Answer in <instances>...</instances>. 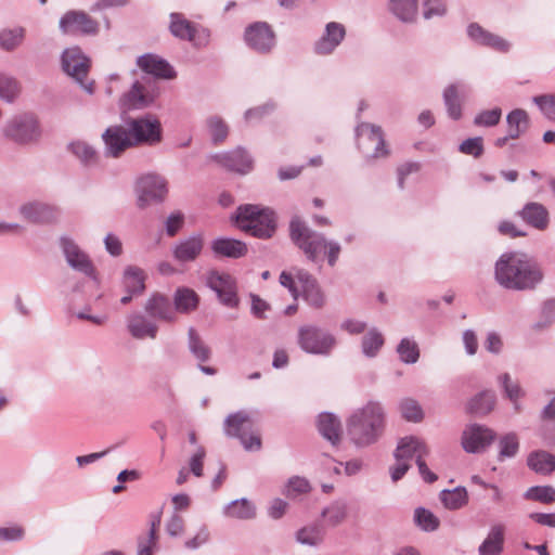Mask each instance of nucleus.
Segmentation results:
<instances>
[{"instance_id":"f257e3e1","label":"nucleus","mask_w":555,"mask_h":555,"mask_svg":"<svg viewBox=\"0 0 555 555\" xmlns=\"http://www.w3.org/2000/svg\"><path fill=\"white\" fill-rule=\"evenodd\" d=\"M495 281L512 291L533 289L543 279L540 267L525 254L505 253L494 268Z\"/></svg>"},{"instance_id":"f03ea898","label":"nucleus","mask_w":555,"mask_h":555,"mask_svg":"<svg viewBox=\"0 0 555 555\" xmlns=\"http://www.w3.org/2000/svg\"><path fill=\"white\" fill-rule=\"evenodd\" d=\"M385 424L384 406L377 401H370L348 417L347 435L356 447L365 448L382 437Z\"/></svg>"},{"instance_id":"7ed1b4c3","label":"nucleus","mask_w":555,"mask_h":555,"mask_svg":"<svg viewBox=\"0 0 555 555\" xmlns=\"http://www.w3.org/2000/svg\"><path fill=\"white\" fill-rule=\"evenodd\" d=\"M289 235L308 260L318 261L320 253L323 250L330 267L337 263L341 251L340 244L337 241L326 240L322 233L309 228L298 217L293 218L289 223Z\"/></svg>"},{"instance_id":"20e7f679","label":"nucleus","mask_w":555,"mask_h":555,"mask_svg":"<svg viewBox=\"0 0 555 555\" xmlns=\"http://www.w3.org/2000/svg\"><path fill=\"white\" fill-rule=\"evenodd\" d=\"M235 221L242 231L262 240L272 237L276 229L273 210L258 205H241L236 209Z\"/></svg>"},{"instance_id":"39448f33","label":"nucleus","mask_w":555,"mask_h":555,"mask_svg":"<svg viewBox=\"0 0 555 555\" xmlns=\"http://www.w3.org/2000/svg\"><path fill=\"white\" fill-rule=\"evenodd\" d=\"M297 343L302 351L324 357L330 356L337 345L331 332L311 324L298 328Z\"/></svg>"},{"instance_id":"423d86ee","label":"nucleus","mask_w":555,"mask_h":555,"mask_svg":"<svg viewBox=\"0 0 555 555\" xmlns=\"http://www.w3.org/2000/svg\"><path fill=\"white\" fill-rule=\"evenodd\" d=\"M2 133L18 145H31L39 141L41 129L33 115L23 114L8 120L3 126Z\"/></svg>"},{"instance_id":"0eeeda50","label":"nucleus","mask_w":555,"mask_h":555,"mask_svg":"<svg viewBox=\"0 0 555 555\" xmlns=\"http://www.w3.org/2000/svg\"><path fill=\"white\" fill-rule=\"evenodd\" d=\"M137 205L144 209L163 203L168 194L167 180L158 173H145L135 182Z\"/></svg>"},{"instance_id":"6e6552de","label":"nucleus","mask_w":555,"mask_h":555,"mask_svg":"<svg viewBox=\"0 0 555 555\" xmlns=\"http://www.w3.org/2000/svg\"><path fill=\"white\" fill-rule=\"evenodd\" d=\"M253 421L245 411H238L230 414L224 421V431L229 437L238 438L244 449L247 451L259 450L261 439L258 435L251 433Z\"/></svg>"},{"instance_id":"1a4fd4ad","label":"nucleus","mask_w":555,"mask_h":555,"mask_svg":"<svg viewBox=\"0 0 555 555\" xmlns=\"http://www.w3.org/2000/svg\"><path fill=\"white\" fill-rule=\"evenodd\" d=\"M127 128L133 146L158 144L163 138V130L159 120L152 116L132 118L128 121Z\"/></svg>"},{"instance_id":"9d476101","label":"nucleus","mask_w":555,"mask_h":555,"mask_svg":"<svg viewBox=\"0 0 555 555\" xmlns=\"http://www.w3.org/2000/svg\"><path fill=\"white\" fill-rule=\"evenodd\" d=\"M356 134L358 147L366 157L379 158L389 154L379 126L361 122L356 129Z\"/></svg>"},{"instance_id":"9b49d317","label":"nucleus","mask_w":555,"mask_h":555,"mask_svg":"<svg viewBox=\"0 0 555 555\" xmlns=\"http://www.w3.org/2000/svg\"><path fill=\"white\" fill-rule=\"evenodd\" d=\"M63 70L74 78L80 87L89 94L94 92V82L85 81L90 68V60L82 53L80 48L66 49L62 54Z\"/></svg>"},{"instance_id":"f8f14e48","label":"nucleus","mask_w":555,"mask_h":555,"mask_svg":"<svg viewBox=\"0 0 555 555\" xmlns=\"http://www.w3.org/2000/svg\"><path fill=\"white\" fill-rule=\"evenodd\" d=\"M169 29L172 36L189 41L196 48H204L209 43L210 31L190 22L181 13L170 14Z\"/></svg>"},{"instance_id":"ddd939ff","label":"nucleus","mask_w":555,"mask_h":555,"mask_svg":"<svg viewBox=\"0 0 555 555\" xmlns=\"http://www.w3.org/2000/svg\"><path fill=\"white\" fill-rule=\"evenodd\" d=\"M246 44L259 54L270 53L275 44V34L272 27L266 22H255L244 33Z\"/></svg>"},{"instance_id":"4468645a","label":"nucleus","mask_w":555,"mask_h":555,"mask_svg":"<svg viewBox=\"0 0 555 555\" xmlns=\"http://www.w3.org/2000/svg\"><path fill=\"white\" fill-rule=\"evenodd\" d=\"M156 95L150 79L143 78L133 82L131 89L120 98L119 105L122 109H142L150 106Z\"/></svg>"},{"instance_id":"2eb2a0df","label":"nucleus","mask_w":555,"mask_h":555,"mask_svg":"<svg viewBox=\"0 0 555 555\" xmlns=\"http://www.w3.org/2000/svg\"><path fill=\"white\" fill-rule=\"evenodd\" d=\"M60 245L67 264L73 270L90 278L95 276V269L89 255L74 240L66 236L61 237Z\"/></svg>"},{"instance_id":"dca6fc26","label":"nucleus","mask_w":555,"mask_h":555,"mask_svg":"<svg viewBox=\"0 0 555 555\" xmlns=\"http://www.w3.org/2000/svg\"><path fill=\"white\" fill-rule=\"evenodd\" d=\"M495 433L483 425L469 424L462 434L461 443L467 453H479L495 439Z\"/></svg>"},{"instance_id":"f3484780","label":"nucleus","mask_w":555,"mask_h":555,"mask_svg":"<svg viewBox=\"0 0 555 555\" xmlns=\"http://www.w3.org/2000/svg\"><path fill=\"white\" fill-rule=\"evenodd\" d=\"M60 29L63 34L94 35L99 24L83 11H68L60 20Z\"/></svg>"},{"instance_id":"a211bd4d","label":"nucleus","mask_w":555,"mask_h":555,"mask_svg":"<svg viewBox=\"0 0 555 555\" xmlns=\"http://www.w3.org/2000/svg\"><path fill=\"white\" fill-rule=\"evenodd\" d=\"M102 140L104 142V153L108 157L117 158L127 149L133 147L128 128L121 125L108 127L102 133Z\"/></svg>"},{"instance_id":"6ab92c4d","label":"nucleus","mask_w":555,"mask_h":555,"mask_svg":"<svg viewBox=\"0 0 555 555\" xmlns=\"http://www.w3.org/2000/svg\"><path fill=\"white\" fill-rule=\"evenodd\" d=\"M346 37V28L338 22H330L325 25L322 36L313 43V52L317 55H331L339 47Z\"/></svg>"},{"instance_id":"aec40b11","label":"nucleus","mask_w":555,"mask_h":555,"mask_svg":"<svg viewBox=\"0 0 555 555\" xmlns=\"http://www.w3.org/2000/svg\"><path fill=\"white\" fill-rule=\"evenodd\" d=\"M467 36L475 44L495 50L501 53H507L511 50V42L495 35L478 23H470L466 29Z\"/></svg>"},{"instance_id":"412c9836","label":"nucleus","mask_w":555,"mask_h":555,"mask_svg":"<svg viewBox=\"0 0 555 555\" xmlns=\"http://www.w3.org/2000/svg\"><path fill=\"white\" fill-rule=\"evenodd\" d=\"M207 285L216 292L218 298L223 305L228 307L236 306V287L231 275L211 272L207 278Z\"/></svg>"},{"instance_id":"4be33fe9","label":"nucleus","mask_w":555,"mask_h":555,"mask_svg":"<svg viewBox=\"0 0 555 555\" xmlns=\"http://www.w3.org/2000/svg\"><path fill=\"white\" fill-rule=\"evenodd\" d=\"M548 401L539 414V436L547 443L555 446V390H547Z\"/></svg>"},{"instance_id":"5701e85b","label":"nucleus","mask_w":555,"mask_h":555,"mask_svg":"<svg viewBox=\"0 0 555 555\" xmlns=\"http://www.w3.org/2000/svg\"><path fill=\"white\" fill-rule=\"evenodd\" d=\"M137 65L146 74L156 78L172 79L176 77L173 67L163 57L147 53L137 60Z\"/></svg>"},{"instance_id":"b1692460","label":"nucleus","mask_w":555,"mask_h":555,"mask_svg":"<svg viewBox=\"0 0 555 555\" xmlns=\"http://www.w3.org/2000/svg\"><path fill=\"white\" fill-rule=\"evenodd\" d=\"M144 310L150 317L159 321L175 322L177 320V313L170 299L159 293L151 295L145 302Z\"/></svg>"},{"instance_id":"393cba45","label":"nucleus","mask_w":555,"mask_h":555,"mask_svg":"<svg viewBox=\"0 0 555 555\" xmlns=\"http://www.w3.org/2000/svg\"><path fill=\"white\" fill-rule=\"evenodd\" d=\"M21 215L34 223H50L59 217V209L52 205L31 202L20 207Z\"/></svg>"},{"instance_id":"a878e982","label":"nucleus","mask_w":555,"mask_h":555,"mask_svg":"<svg viewBox=\"0 0 555 555\" xmlns=\"http://www.w3.org/2000/svg\"><path fill=\"white\" fill-rule=\"evenodd\" d=\"M214 159L227 169L240 173H247L253 167V159L242 147L216 154Z\"/></svg>"},{"instance_id":"bb28decb","label":"nucleus","mask_w":555,"mask_h":555,"mask_svg":"<svg viewBox=\"0 0 555 555\" xmlns=\"http://www.w3.org/2000/svg\"><path fill=\"white\" fill-rule=\"evenodd\" d=\"M204 238L202 234H194L179 241L172 249L173 258L181 263L194 261L202 253Z\"/></svg>"},{"instance_id":"cd10ccee","label":"nucleus","mask_w":555,"mask_h":555,"mask_svg":"<svg viewBox=\"0 0 555 555\" xmlns=\"http://www.w3.org/2000/svg\"><path fill=\"white\" fill-rule=\"evenodd\" d=\"M429 454V448L426 443L413 436L402 438L397 449L395 450L393 456L396 461L408 462L412 459L426 457Z\"/></svg>"},{"instance_id":"c85d7f7f","label":"nucleus","mask_w":555,"mask_h":555,"mask_svg":"<svg viewBox=\"0 0 555 555\" xmlns=\"http://www.w3.org/2000/svg\"><path fill=\"white\" fill-rule=\"evenodd\" d=\"M505 525L493 524L478 547V555H500L504 550Z\"/></svg>"},{"instance_id":"c756f323","label":"nucleus","mask_w":555,"mask_h":555,"mask_svg":"<svg viewBox=\"0 0 555 555\" xmlns=\"http://www.w3.org/2000/svg\"><path fill=\"white\" fill-rule=\"evenodd\" d=\"M466 86L462 82H455L447 86L442 98L447 108L448 116L453 120L462 117V102Z\"/></svg>"},{"instance_id":"7c9ffc66","label":"nucleus","mask_w":555,"mask_h":555,"mask_svg":"<svg viewBox=\"0 0 555 555\" xmlns=\"http://www.w3.org/2000/svg\"><path fill=\"white\" fill-rule=\"evenodd\" d=\"M127 328L135 339L156 338L158 326L142 313H132L127 318Z\"/></svg>"},{"instance_id":"2f4dec72","label":"nucleus","mask_w":555,"mask_h":555,"mask_svg":"<svg viewBox=\"0 0 555 555\" xmlns=\"http://www.w3.org/2000/svg\"><path fill=\"white\" fill-rule=\"evenodd\" d=\"M518 215L527 224L534 229L545 230L548 225V211L540 203H527Z\"/></svg>"},{"instance_id":"473e14b6","label":"nucleus","mask_w":555,"mask_h":555,"mask_svg":"<svg viewBox=\"0 0 555 555\" xmlns=\"http://www.w3.org/2000/svg\"><path fill=\"white\" fill-rule=\"evenodd\" d=\"M387 9L400 22L413 24L418 15V0H388Z\"/></svg>"},{"instance_id":"72a5a7b5","label":"nucleus","mask_w":555,"mask_h":555,"mask_svg":"<svg viewBox=\"0 0 555 555\" xmlns=\"http://www.w3.org/2000/svg\"><path fill=\"white\" fill-rule=\"evenodd\" d=\"M211 250L216 256L241 258L246 255L247 246L235 238L218 237L211 242Z\"/></svg>"},{"instance_id":"f704fd0d","label":"nucleus","mask_w":555,"mask_h":555,"mask_svg":"<svg viewBox=\"0 0 555 555\" xmlns=\"http://www.w3.org/2000/svg\"><path fill=\"white\" fill-rule=\"evenodd\" d=\"M222 513L229 518L248 520L256 517V506L251 501L242 498L228 503Z\"/></svg>"},{"instance_id":"c9c22d12","label":"nucleus","mask_w":555,"mask_h":555,"mask_svg":"<svg viewBox=\"0 0 555 555\" xmlns=\"http://www.w3.org/2000/svg\"><path fill=\"white\" fill-rule=\"evenodd\" d=\"M199 304V297L189 287H178L173 294V307L176 313H191L196 310Z\"/></svg>"},{"instance_id":"e433bc0d","label":"nucleus","mask_w":555,"mask_h":555,"mask_svg":"<svg viewBox=\"0 0 555 555\" xmlns=\"http://www.w3.org/2000/svg\"><path fill=\"white\" fill-rule=\"evenodd\" d=\"M318 429L333 446L340 441V422L334 414L321 413L318 417Z\"/></svg>"},{"instance_id":"4c0bfd02","label":"nucleus","mask_w":555,"mask_h":555,"mask_svg":"<svg viewBox=\"0 0 555 555\" xmlns=\"http://www.w3.org/2000/svg\"><path fill=\"white\" fill-rule=\"evenodd\" d=\"M495 402V393L492 390H483L468 401L466 410L470 414L487 415L493 410Z\"/></svg>"},{"instance_id":"58836bf2","label":"nucleus","mask_w":555,"mask_h":555,"mask_svg":"<svg viewBox=\"0 0 555 555\" xmlns=\"http://www.w3.org/2000/svg\"><path fill=\"white\" fill-rule=\"evenodd\" d=\"M145 273L135 266H128L124 270L122 286L127 293L142 294L145 289Z\"/></svg>"},{"instance_id":"ea45409f","label":"nucleus","mask_w":555,"mask_h":555,"mask_svg":"<svg viewBox=\"0 0 555 555\" xmlns=\"http://www.w3.org/2000/svg\"><path fill=\"white\" fill-rule=\"evenodd\" d=\"M506 122L508 137L515 140L528 129L529 116L526 111L516 108L507 115Z\"/></svg>"},{"instance_id":"a19ab883","label":"nucleus","mask_w":555,"mask_h":555,"mask_svg":"<svg viewBox=\"0 0 555 555\" xmlns=\"http://www.w3.org/2000/svg\"><path fill=\"white\" fill-rule=\"evenodd\" d=\"M528 466L535 473L547 475L555 470V455L546 451L532 452L527 460Z\"/></svg>"},{"instance_id":"79ce46f5","label":"nucleus","mask_w":555,"mask_h":555,"mask_svg":"<svg viewBox=\"0 0 555 555\" xmlns=\"http://www.w3.org/2000/svg\"><path fill=\"white\" fill-rule=\"evenodd\" d=\"M26 29L22 26L0 30V48L12 52L21 47L25 40Z\"/></svg>"},{"instance_id":"37998d69","label":"nucleus","mask_w":555,"mask_h":555,"mask_svg":"<svg viewBox=\"0 0 555 555\" xmlns=\"http://www.w3.org/2000/svg\"><path fill=\"white\" fill-rule=\"evenodd\" d=\"M498 383L503 388L506 398L513 403L514 409L519 412L521 410L519 400L525 396L519 383L513 382L508 373L500 375Z\"/></svg>"},{"instance_id":"c03bdc74","label":"nucleus","mask_w":555,"mask_h":555,"mask_svg":"<svg viewBox=\"0 0 555 555\" xmlns=\"http://www.w3.org/2000/svg\"><path fill=\"white\" fill-rule=\"evenodd\" d=\"M72 153L83 166L91 167L99 163V154L95 149L87 142L76 141L69 144Z\"/></svg>"},{"instance_id":"a18cd8bd","label":"nucleus","mask_w":555,"mask_h":555,"mask_svg":"<svg viewBox=\"0 0 555 555\" xmlns=\"http://www.w3.org/2000/svg\"><path fill=\"white\" fill-rule=\"evenodd\" d=\"M188 347L197 361L207 362L210 359V348L204 343L193 327H190L188 332Z\"/></svg>"},{"instance_id":"49530a36","label":"nucleus","mask_w":555,"mask_h":555,"mask_svg":"<svg viewBox=\"0 0 555 555\" xmlns=\"http://www.w3.org/2000/svg\"><path fill=\"white\" fill-rule=\"evenodd\" d=\"M440 500L448 509H459L467 504L468 494L464 487H456L441 491Z\"/></svg>"},{"instance_id":"de8ad7c7","label":"nucleus","mask_w":555,"mask_h":555,"mask_svg":"<svg viewBox=\"0 0 555 555\" xmlns=\"http://www.w3.org/2000/svg\"><path fill=\"white\" fill-rule=\"evenodd\" d=\"M396 351L398 353L400 361H402L405 364H414L420 359L418 345L414 339L410 337L402 338L399 341Z\"/></svg>"},{"instance_id":"09e8293b","label":"nucleus","mask_w":555,"mask_h":555,"mask_svg":"<svg viewBox=\"0 0 555 555\" xmlns=\"http://www.w3.org/2000/svg\"><path fill=\"white\" fill-rule=\"evenodd\" d=\"M498 460L500 462L514 457L519 450V440L515 433L502 436L498 442Z\"/></svg>"},{"instance_id":"8fccbe9b","label":"nucleus","mask_w":555,"mask_h":555,"mask_svg":"<svg viewBox=\"0 0 555 555\" xmlns=\"http://www.w3.org/2000/svg\"><path fill=\"white\" fill-rule=\"evenodd\" d=\"M383 345L384 337L382 333L377 328L373 327L364 335L362 339V352L366 357L373 358L378 353Z\"/></svg>"},{"instance_id":"3c124183","label":"nucleus","mask_w":555,"mask_h":555,"mask_svg":"<svg viewBox=\"0 0 555 555\" xmlns=\"http://www.w3.org/2000/svg\"><path fill=\"white\" fill-rule=\"evenodd\" d=\"M524 498L530 501H537L550 504L555 501V489L552 486H533L527 489Z\"/></svg>"},{"instance_id":"603ef678","label":"nucleus","mask_w":555,"mask_h":555,"mask_svg":"<svg viewBox=\"0 0 555 555\" xmlns=\"http://www.w3.org/2000/svg\"><path fill=\"white\" fill-rule=\"evenodd\" d=\"M399 409L404 420L409 422H421L423 420V410L417 401L411 398H405L400 401Z\"/></svg>"},{"instance_id":"864d4df0","label":"nucleus","mask_w":555,"mask_h":555,"mask_svg":"<svg viewBox=\"0 0 555 555\" xmlns=\"http://www.w3.org/2000/svg\"><path fill=\"white\" fill-rule=\"evenodd\" d=\"M414 521L424 531H435L439 527V519L428 509L417 507L414 512Z\"/></svg>"},{"instance_id":"5fc2aeb1","label":"nucleus","mask_w":555,"mask_h":555,"mask_svg":"<svg viewBox=\"0 0 555 555\" xmlns=\"http://www.w3.org/2000/svg\"><path fill=\"white\" fill-rule=\"evenodd\" d=\"M296 540L300 544L317 546L323 540L322 530L318 526L304 527L297 531Z\"/></svg>"},{"instance_id":"6e6d98bb","label":"nucleus","mask_w":555,"mask_h":555,"mask_svg":"<svg viewBox=\"0 0 555 555\" xmlns=\"http://www.w3.org/2000/svg\"><path fill=\"white\" fill-rule=\"evenodd\" d=\"M207 127L215 144L223 142L229 133V128L223 119L218 116H211L207 119Z\"/></svg>"},{"instance_id":"4d7b16f0","label":"nucleus","mask_w":555,"mask_h":555,"mask_svg":"<svg viewBox=\"0 0 555 555\" xmlns=\"http://www.w3.org/2000/svg\"><path fill=\"white\" fill-rule=\"evenodd\" d=\"M18 83L11 76L0 73V99L11 103L18 94Z\"/></svg>"},{"instance_id":"13d9d810","label":"nucleus","mask_w":555,"mask_h":555,"mask_svg":"<svg viewBox=\"0 0 555 555\" xmlns=\"http://www.w3.org/2000/svg\"><path fill=\"white\" fill-rule=\"evenodd\" d=\"M322 516L326 518L328 525L335 527L346 518L347 506L345 503L334 502L323 509Z\"/></svg>"},{"instance_id":"bf43d9fd","label":"nucleus","mask_w":555,"mask_h":555,"mask_svg":"<svg viewBox=\"0 0 555 555\" xmlns=\"http://www.w3.org/2000/svg\"><path fill=\"white\" fill-rule=\"evenodd\" d=\"M310 490V483L306 478L294 476L288 479L285 486L284 494L287 498H295L299 494L308 493Z\"/></svg>"},{"instance_id":"052dcab7","label":"nucleus","mask_w":555,"mask_h":555,"mask_svg":"<svg viewBox=\"0 0 555 555\" xmlns=\"http://www.w3.org/2000/svg\"><path fill=\"white\" fill-rule=\"evenodd\" d=\"M502 117V109L494 107L492 109L481 111L474 118L475 126L493 127L498 125Z\"/></svg>"},{"instance_id":"680f3d73","label":"nucleus","mask_w":555,"mask_h":555,"mask_svg":"<svg viewBox=\"0 0 555 555\" xmlns=\"http://www.w3.org/2000/svg\"><path fill=\"white\" fill-rule=\"evenodd\" d=\"M459 151L465 155H470L475 158H478L483 154L485 151L483 140L481 137L468 138L460 144Z\"/></svg>"},{"instance_id":"e2e57ef3","label":"nucleus","mask_w":555,"mask_h":555,"mask_svg":"<svg viewBox=\"0 0 555 555\" xmlns=\"http://www.w3.org/2000/svg\"><path fill=\"white\" fill-rule=\"evenodd\" d=\"M533 102L548 120L555 121V94L534 96Z\"/></svg>"},{"instance_id":"0e129e2a","label":"nucleus","mask_w":555,"mask_h":555,"mask_svg":"<svg viewBox=\"0 0 555 555\" xmlns=\"http://www.w3.org/2000/svg\"><path fill=\"white\" fill-rule=\"evenodd\" d=\"M447 13L443 0H425L423 3V16L425 20L441 17Z\"/></svg>"},{"instance_id":"69168bd1","label":"nucleus","mask_w":555,"mask_h":555,"mask_svg":"<svg viewBox=\"0 0 555 555\" xmlns=\"http://www.w3.org/2000/svg\"><path fill=\"white\" fill-rule=\"evenodd\" d=\"M206 457V450L203 446H197L189 460L190 472L196 476L202 477L204 470V460Z\"/></svg>"},{"instance_id":"338daca9","label":"nucleus","mask_w":555,"mask_h":555,"mask_svg":"<svg viewBox=\"0 0 555 555\" xmlns=\"http://www.w3.org/2000/svg\"><path fill=\"white\" fill-rule=\"evenodd\" d=\"M306 301L314 307L321 308L324 305V295L318 285V283L310 285L308 288L302 291Z\"/></svg>"},{"instance_id":"774afa93","label":"nucleus","mask_w":555,"mask_h":555,"mask_svg":"<svg viewBox=\"0 0 555 555\" xmlns=\"http://www.w3.org/2000/svg\"><path fill=\"white\" fill-rule=\"evenodd\" d=\"M184 216L180 211L172 212L165 222V229L168 236H175L183 227Z\"/></svg>"}]
</instances>
